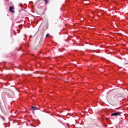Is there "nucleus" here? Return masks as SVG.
Returning a JSON list of instances; mask_svg holds the SVG:
<instances>
[{
  "label": "nucleus",
  "mask_w": 128,
  "mask_h": 128,
  "mask_svg": "<svg viewBox=\"0 0 128 128\" xmlns=\"http://www.w3.org/2000/svg\"><path fill=\"white\" fill-rule=\"evenodd\" d=\"M45 2V4H46L48 3V0H44Z\"/></svg>",
  "instance_id": "4"
},
{
  "label": "nucleus",
  "mask_w": 128,
  "mask_h": 128,
  "mask_svg": "<svg viewBox=\"0 0 128 128\" xmlns=\"http://www.w3.org/2000/svg\"><path fill=\"white\" fill-rule=\"evenodd\" d=\"M10 96V98H14V95H13V96Z\"/></svg>",
  "instance_id": "6"
},
{
  "label": "nucleus",
  "mask_w": 128,
  "mask_h": 128,
  "mask_svg": "<svg viewBox=\"0 0 128 128\" xmlns=\"http://www.w3.org/2000/svg\"><path fill=\"white\" fill-rule=\"evenodd\" d=\"M14 6H10L9 8L10 12H12V14H14Z\"/></svg>",
  "instance_id": "3"
},
{
  "label": "nucleus",
  "mask_w": 128,
  "mask_h": 128,
  "mask_svg": "<svg viewBox=\"0 0 128 128\" xmlns=\"http://www.w3.org/2000/svg\"><path fill=\"white\" fill-rule=\"evenodd\" d=\"M31 110H32V114H34V110H40V106H32L31 108Z\"/></svg>",
  "instance_id": "1"
},
{
  "label": "nucleus",
  "mask_w": 128,
  "mask_h": 128,
  "mask_svg": "<svg viewBox=\"0 0 128 128\" xmlns=\"http://www.w3.org/2000/svg\"><path fill=\"white\" fill-rule=\"evenodd\" d=\"M46 38H50V34H47L46 35Z\"/></svg>",
  "instance_id": "5"
},
{
  "label": "nucleus",
  "mask_w": 128,
  "mask_h": 128,
  "mask_svg": "<svg viewBox=\"0 0 128 128\" xmlns=\"http://www.w3.org/2000/svg\"><path fill=\"white\" fill-rule=\"evenodd\" d=\"M122 114V112H116L115 113H112L111 116H120V114Z\"/></svg>",
  "instance_id": "2"
}]
</instances>
